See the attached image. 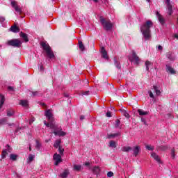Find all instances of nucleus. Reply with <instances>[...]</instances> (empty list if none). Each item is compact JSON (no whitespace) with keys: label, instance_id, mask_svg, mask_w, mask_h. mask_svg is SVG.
I'll return each instance as SVG.
<instances>
[{"label":"nucleus","instance_id":"obj_9","mask_svg":"<svg viewBox=\"0 0 178 178\" xmlns=\"http://www.w3.org/2000/svg\"><path fill=\"white\" fill-rule=\"evenodd\" d=\"M165 4L167 6L168 15H169V16H172V15H173V9L172 4L170 3V0H165Z\"/></svg>","mask_w":178,"mask_h":178},{"label":"nucleus","instance_id":"obj_48","mask_svg":"<svg viewBox=\"0 0 178 178\" xmlns=\"http://www.w3.org/2000/svg\"><path fill=\"white\" fill-rule=\"evenodd\" d=\"M141 122H142L145 126L147 125V120H145V118H141Z\"/></svg>","mask_w":178,"mask_h":178},{"label":"nucleus","instance_id":"obj_17","mask_svg":"<svg viewBox=\"0 0 178 178\" xmlns=\"http://www.w3.org/2000/svg\"><path fill=\"white\" fill-rule=\"evenodd\" d=\"M19 35L22 37V38H23L25 42H29V35L23 32H20Z\"/></svg>","mask_w":178,"mask_h":178},{"label":"nucleus","instance_id":"obj_40","mask_svg":"<svg viewBox=\"0 0 178 178\" xmlns=\"http://www.w3.org/2000/svg\"><path fill=\"white\" fill-rule=\"evenodd\" d=\"M145 148L146 149H148V151H154V149H155V147L152 145H146Z\"/></svg>","mask_w":178,"mask_h":178},{"label":"nucleus","instance_id":"obj_12","mask_svg":"<svg viewBox=\"0 0 178 178\" xmlns=\"http://www.w3.org/2000/svg\"><path fill=\"white\" fill-rule=\"evenodd\" d=\"M131 61L135 62L136 65H138L140 63V58L137 56V54H136V51H134V50L132 51Z\"/></svg>","mask_w":178,"mask_h":178},{"label":"nucleus","instance_id":"obj_63","mask_svg":"<svg viewBox=\"0 0 178 178\" xmlns=\"http://www.w3.org/2000/svg\"><path fill=\"white\" fill-rule=\"evenodd\" d=\"M177 24H178V17H177Z\"/></svg>","mask_w":178,"mask_h":178},{"label":"nucleus","instance_id":"obj_14","mask_svg":"<svg viewBox=\"0 0 178 178\" xmlns=\"http://www.w3.org/2000/svg\"><path fill=\"white\" fill-rule=\"evenodd\" d=\"M101 54L102 58H103L104 59H109V57L108 56V52H106L105 47H102Z\"/></svg>","mask_w":178,"mask_h":178},{"label":"nucleus","instance_id":"obj_64","mask_svg":"<svg viewBox=\"0 0 178 178\" xmlns=\"http://www.w3.org/2000/svg\"><path fill=\"white\" fill-rule=\"evenodd\" d=\"M29 150L31 151V147L29 148Z\"/></svg>","mask_w":178,"mask_h":178},{"label":"nucleus","instance_id":"obj_37","mask_svg":"<svg viewBox=\"0 0 178 178\" xmlns=\"http://www.w3.org/2000/svg\"><path fill=\"white\" fill-rule=\"evenodd\" d=\"M115 129H121V127H120V120L119 119H117L115 120Z\"/></svg>","mask_w":178,"mask_h":178},{"label":"nucleus","instance_id":"obj_52","mask_svg":"<svg viewBox=\"0 0 178 178\" xmlns=\"http://www.w3.org/2000/svg\"><path fill=\"white\" fill-rule=\"evenodd\" d=\"M33 97H37L38 95V91L32 92Z\"/></svg>","mask_w":178,"mask_h":178},{"label":"nucleus","instance_id":"obj_45","mask_svg":"<svg viewBox=\"0 0 178 178\" xmlns=\"http://www.w3.org/2000/svg\"><path fill=\"white\" fill-rule=\"evenodd\" d=\"M171 156L172 159H175V157L176 156V154H175V149H171Z\"/></svg>","mask_w":178,"mask_h":178},{"label":"nucleus","instance_id":"obj_43","mask_svg":"<svg viewBox=\"0 0 178 178\" xmlns=\"http://www.w3.org/2000/svg\"><path fill=\"white\" fill-rule=\"evenodd\" d=\"M34 158H35V156L30 154L29 156V162H33V161H34Z\"/></svg>","mask_w":178,"mask_h":178},{"label":"nucleus","instance_id":"obj_62","mask_svg":"<svg viewBox=\"0 0 178 178\" xmlns=\"http://www.w3.org/2000/svg\"><path fill=\"white\" fill-rule=\"evenodd\" d=\"M94 1V2H95L96 3H97V2H98V0H93Z\"/></svg>","mask_w":178,"mask_h":178},{"label":"nucleus","instance_id":"obj_29","mask_svg":"<svg viewBox=\"0 0 178 178\" xmlns=\"http://www.w3.org/2000/svg\"><path fill=\"white\" fill-rule=\"evenodd\" d=\"M13 115H15V110H13V109L7 110V116L10 118V117L13 116Z\"/></svg>","mask_w":178,"mask_h":178},{"label":"nucleus","instance_id":"obj_36","mask_svg":"<svg viewBox=\"0 0 178 178\" xmlns=\"http://www.w3.org/2000/svg\"><path fill=\"white\" fill-rule=\"evenodd\" d=\"M60 143H61L60 140H56L54 145V148H59V147H60Z\"/></svg>","mask_w":178,"mask_h":178},{"label":"nucleus","instance_id":"obj_28","mask_svg":"<svg viewBox=\"0 0 178 178\" xmlns=\"http://www.w3.org/2000/svg\"><path fill=\"white\" fill-rule=\"evenodd\" d=\"M119 136H120V132H118L116 134H108L107 137H108V138L111 139V138H113L115 137H119Z\"/></svg>","mask_w":178,"mask_h":178},{"label":"nucleus","instance_id":"obj_26","mask_svg":"<svg viewBox=\"0 0 178 178\" xmlns=\"http://www.w3.org/2000/svg\"><path fill=\"white\" fill-rule=\"evenodd\" d=\"M121 151H122V152H130V151H131V147L124 146L123 147H122Z\"/></svg>","mask_w":178,"mask_h":178},{"label":"nucleus","instance_id":"obj_24","mask_svg":"<svg viewBox=\"0 0 178 178\" xmlns=\"http://www.w3.org/2000/svg\"><path fill=\"white\" fill-rule=\"evenodd\" d=\"M5 104V96L3 95H0V108L3 106V104Z\"/></svg>","mask_w":178,"mask_h":178},{"label":"nucleus","instance_id":"obj_47","mask_svg":"<svg viewBox=\"0 0 178 178\" xmlns=\"http://www.w3.org/2000/svg\"><path fill=\"white\" fill-rule=\"evenodd\" d=\"M82 95H90V91H82Z\"/></svg>","mask_w":178,"mask_h":178},{"label":"nucleus","instance_id":"obj_51","mask_svg":"<svg viewBox=\"0 0 178 178\" xmlns=\"http://www.w3.org/2000/svg\"><path fill=\"white\" fill-rule=\"evenodd\" d=\"M149 96L150 97V98H155V97L154 96V93H152V92L149 91Z\"/></svg>","mask_w":178,"mask_h":178},{"label":"nucleus","instance_id":"obj_50","mask_svg":"<svg viewBox=\"0 0 178 178\" xmlns=\"http://www.w3.org/2000/svg\"><path fill=\"white\" fill-rule=\"evenodd\" d=\"M106 116L107 118H112V113H111V111H108L106 114Z\"/></svg>","mask_w":178,"mask_h":178},{"label":"nucleus","instance_id":"obj_59","mask_svg":"<svg viewBox=\"0 0 178 178\" xmlns=\"http://www.w3.org/2000/svg\"><path fill=\"white\" fill-rule=\"evenodd\" d=\"M174 37H175V38H177V40H178V34H175Z\"/></svg>","mask_w":178,"mask_h":178},{"label":"nucleus","instance_id":"obj_30","mask_svg":"<svg viewBox=\"0 0 178 178\" xmlns=\"http://www.w3.org/2000/svg\"><path fill=\"white\" fill-rule=\"evenodd\" d=\"M79 49L83 52L86 51V47H84V44H83V42L79 41Z\"/></svg>","mask_w":178,"mask_h":178},{"label":"nucleus","instance_id":"obj_61","mask_svg":"<svg viewBox=\"0 0 178 178\" xmlns=\"http://www.w3.org/2000/svg\"><path fill=\"white\" fill-rule=\"evenodd\" d=\"M64 95H65V97H66L67 98L69 97V95H67V94H65Z\"/></svg>","mask_w":178,"mask_h":178},{"label":"nucleus","instance_id":"obj_46","mask_svg":"<svg viewBox=\"0 0 178 178\" xmlns=\"http://www.w3.org/2000/svg\"><path fill=\"white\" fill-rule=\"evenodd\" d=\"M113 176V172L112 171H109L107 172V177H112Z\"/></svg>","mask_w":178,"mask_h":178},{"label":"nucleus","instance_id":"obj_7","mask_svg":"<svg viewBox=\"0 0 178 178\" xmlns=\"http://www.w3.org/2000/svg\"><path fill=\"white\" fill-rule=\"evenodd\" d=\"M156 16L159 22V23L161 24V26H165L166 24V19L159 13V11H156Z\"/></svg>","mask_w":178,"mask_h":178},{"label":"nucleus","instance_id":"obj_18","mask_svg":"<svg viewBox=\"0 0 178 178\" xmlns=\"http://www.w3.org/2000/svg\"><path fill=\"white\" fill-rule=\"evenodd\" d=\"M156 149L157 151H166L169 149V147H168L167 145H160V146H157Z\"/></svg>","mask_w":178,"mask_h":178},{"label":"nucleus","instance_id":"obj_1","mask_svg":"<svg viewBox=\"0 0 178 178\" xmlns=\"http://www.w3.org/2000/svg\"><path fill=\"white\" fill-rule=\"evenodd\" d=\"M154 27V22L151 20L146 21L141 26L140 31L145 41L151 38V28Z\"/></svg>","mask_w":178,"mask_h":178},{"label":"nucleus","instance_id":"obj_10","mask_svg":"<svg viewBox=\"0 0 178 178\" xmlns=\"http://www.w3.org/2000/svg\"><path fill=\"white\" fill-rule=\"evenodd\" d=\"M6 148H7V149H3L1 153L2 159H5V158H6V156L8 155V152H12V148H10V146H9V145H7L6 146Z\"/></svg>","mask_w":178,"mask_h":178},{"label":"nucleus","instance_id":"obj_56","mask_svg":"<svg viewBox=\"0 0 178 178\" xmlns=\"http://www.w3.org/2000/svg\"><path fill=\"white\" fill-rule=\"evenodd\" d=\"M162 49H163V47L162 46H161V45H159L158 46V50L159 51H162Z\"/></svg>","mask_w":178,"mask_h":178},{"label":"nucleus","instance_id":"obj_25","mask_svg":"<svg viewBox=\"0 0 178 178\" xmlns=\"http://www.w3.org/2000/svg\"><path fill=\"white\" fill-rule=\"evenodd\" d=\"M114 65L117 69H122V65H120V62H119L116 58H114Z\"/></svg>","mask_w":178,"mask_h":178},{"label":"nucleus","instance_id":"obj_11","mask_svg":"<svg viewBox=\"0 0 178 178\" xmlns=\"http://www.w3.org/2000/svg\"><path fill=\"white\" fill-rule=\"evenodd\" d=\"M11 6L15 10V11L17 13H19V15H22V8H20V6L17 5V1H11Z\"/></svg>","mask_w":178,"mask_h":178},{"label":"nucleus","instance_id":"obj_38","mask_svg":"<svg viewBox=\"0 0 178 178\" xmlns=\"http://www.w3.org/2000/svg\"><path fill=\"white\" fill-rule=\"evenodd\" d=\"M6 122H8V118H2L0 120V126H2L3 124H6Z\"/></svg>","mask_w":178,"mask_h":178},{"label":"nucleus","instance_id":"obj_3","mask_svg":"<svg viewBox=\"0 0 178 178\" xmlns=\"http://www.w3.org/2000/svg\"><path fill=\"white\" fill-rule=\"evenodd\" d=\"M99 21H100V23H101L103 29L106 31H111V30H112V29H113V24L109 19H106L104 18V17L101 16L99 17Z\"/></svg>","mask_w":178,"mask_h":178},{"label":"nucleus","instance_id":"obj_13","mask_svg":"<svg viewBox=\"0 0 178 178\" xmlns=\"http://www.w3.org/2000/svg\"><path fill=\"white\" fill-rule=\"evenodd\" d=\"M166 57L168 58V59H169V60H171V62L176 60V57L175 56V54H173V52L172 51H168L166 54Z\"/></svg>","mask_w":178,"mask_h":178},{"label":"nucleus","instance_id":"obj_15","mask_svg":"<svg viewBox=\"0 0 178 178\" xmlns=\"http://www.w3.org/2000/svg\"><path fill=\"white\" fill-rule=\"evenodd\" d=\"M140 151H141V147L136 146L135 147H134L133 149L134 156L136 157L138 156Z\"/></svg>","mask_w":178,"mask_h":178},{"label":"nucleus","instance_id":"obj_5","mask_svg":"<svg viewBox=\"0 0 178 178\" xmlns=\"http://www.w3.org/2000/svg\"><path fill=\"white\" fill-rule=\"evenodd\" d=\"M22 44H23V42L20 39H12L7 42V44L9 47H13L14 48H20V47H22Z\"/></svg>","mask_w":178,"mask_h":178},{"label":"nucleus","instance_id":"obj_57","mask_svg":"<svg viewBox=\"0 0 178 178\" xmlns=\"http://www.w3.org/2000/svg\"><path fill=\"white\" fill-rule=\"evenodd\" d=\"M40 72H44V66L43 65H40Z\"/></svg>","mask_w":178,"mask_h":178},{"label":"nucleus","instance_id":"obj_42","mask_svg":"<svg viewBox=\"0 0 178 178\" xmlns=\"http://www.w3.org/2000/svg\"><path fill=\"white\" fill-rule=\"evenodd\" d=\"M58 152H59L60 155H63V152H65V149H63L62 147V146H59Z\"/></svg>","mask_w":178,"mask_h":178},{"label":"nucleus","instance_id":"obj_22","mask_svg":"<svg viewBox=\"0 0 178 178\" xmlns=\"http://www.w3.org/2000/svg\"><path fill=\"white\" fill-rule=\"evenodd\" d=\"M165 66L167 72H169V73L171 74H175L176 73V71H175V70L170 67V65H166Z\"/></svg>","mask_w":178,"mask_h":178},{"label":"nucleus","instance_id":"obj_54","mask_svg":"<svg viewBox=\"0 0 178 178\" xmlns=\"http://www.w3.org/2000/svg\"><path fill=\"white\" fill-rule=\"evenodd\" d=\"M4 21H5L4 17H0V23H3Z\"/></svg>","mask_w":178,"mask_h":178},{"label":"nucleus","instance_id":"obj_23","mask_svg":"<svg viewBox=\"0 0 178 178\" xmlns=\"http://www.w3.org/2000/svg\"><path fill=\"white\" fill-rule=\"evenodd\" d=\"M151 156L152 158H154V159H155V161H156V162L161 163V159H159V156L158 154H156L155 152H152Z\"/></svg>","mask_w":178,"mask_h":178},{"label":"nucleus","instance_id":"obj_44","mask_svg":"<svg viewBox=\"0 0 178 178\" xmlns=\"http://www.w3.org/2000/svg\"><path fill=\"white\" fill-rule=\"evenodd\" d=\"M84 165L86 166V168H88V169H89V170H90V169H91V163L90 162H86L84 163Z\"/></svg>","mask_w":178,"mask_h":178},{"label":"nucleus","instance_id":"obj_58","mask_svg":"<svg viewBox=\"0 0 178 178\" xmlns=\"http://www.w3.org/2000/svg\"><path fill=\"white\" fill-rule=\"evenodd\" d=\"M84 119H85L84 115H82L80 116V120H84Z\"/></svg>","mask_w":178,"mask_h":178},{"label":"nucleus","instance_id":"obj_60","mask_svg":"<svg viewBox=\"0 0 178 178\" xmlns=\"http://www.w3.org/2000/svg\"><path fill=\"white\" fill-rule=\"evenodd\" d=\"M41 105L42 106H46L45 103H42Z\"/></svg>","mask_w":178,"mask_h":178},{"label":"nucleus","instance_id":"obj_20","mask_svg":"<svg viewBox=\"0 0 178 178\" xmlns=\"http://www.w3.org/2000/svg\"><path fill=\"white\" fill-rule=\"evenodd\" d=\"M153 88L156 95H161V87L159 86H153Z\"/></svg>","mask_w":178,"mask_h":178},{"label":"nucleus","instance_id":"obj_32","mask_svg":"<svg viewBox=\"0 0 178 178\" xmlns=\"http://www.w3.org/2000/svg\"><path fill=\"white\" fill-rule=\"evenodd\" d=\"M19 104L22 105V106H29V102H27V100H21Z\"/></svg>","mask_w":178,"mask_h":178},{"label":"nucleus","instance_id":"obj_21","mask_svg":"<svg viewBox=\"0 0 178 178\" xmlns=\"http://www.w3.org/2000/svg\"><path fill=\"white\" fill-rule=\"evenodd\" d=\"M10 30L13 33H19V31H20V28L17 27L16 25H14L10 27Z\"/></svg>","mask_w":178,"mask_h":178},{"label":"nucleus","instance_id":"obj_8","mask_svg":"<svg viewBox=\"0 0 178 178\" xmlns=\"http://www.w3.org/2000/svg\"><path fill=\"white\" fill-rule=\"evenodd\" d=\"M53 159L56 161L54 165H56V166H58V165H59V163L62 162V156H60V154H58V153H56L53 156Z\"/></svg>","mask_w":178,"mask_h":178},{"label":"nucleus","instance_id":"obj_41","mask_svg":"<svg viewBox=\"0 0 178 178\" xmlns=\"http://www.w3.org/2000/svg\"><path fill=\"white\" fill-rule=\"evenodd\" d=\"M35 148L38 151H40V148H41V143L40 142H38V140H36V145H35Z\"/></svg>","mask_w":178,"mask_h":178},{"label":"nucleus","instance_id":"obj_31","mask_svg":"<svg viewBox=\"0 0 178 178\" xmlns=\"http://www.w3.org/2000/svg\"><path fill=\"white\" fill-rule=\"evenodd\" d=\"M122 114L125 116L127 119H129L130 118V115L129 114V113H127V111H126V110L124 109H121L120 110Z\"/></svg>","mask_w":178,"mask_h":178},{"label":"nucleus","instance_id":"obj_55","mask_svg":"<svg viewBox=\"0 0 178 178\" xmlns=\"http://www.w3.org/2000/svg\"><path fill=\"white\" fill-rule=\"evenodd\" d=\"M8 91H15V90L13 89V87L12 86H8Z\"/></svg>","mask_w":178,"mask_h":178},{"label":"nucleus","instance_id":"obj_4","mask_svg":"<svg viewBox=\"0 0 178 178\" xmlns=\"http://www.w3.org/2000/svg\"><path fill=\"white\" fill-rule=\"evenodd\" d=\"M41 47H42L43 49L45 50L47 56L49 59H54V58H55V54H54V51H52L49 44L45 43L44 42H42Z\"/></svg>","mask_w":178,"mask_h":178},{"label":"nucleus","instance_id":"obj_35","mask_svg":"<svg viewBox=\"0 0 178 178\" xmlns=\"http://www.w3.org/2000/svg\"><path fill=\"white\" fill-rule=\"evenodd\" d=\"M73 169H74V170H76V172H80V170H81V165H74Z\"/></svg>","mask_w":178,"mask_h":178},{"label":"nucleus","instance_id":"obj_19","mask_svg":"<svg viewBox=\"0 0 178 178\" xmlns=\"http://www.w3.org/2000/svg\"><path fill=\"white\" fill-rule=\"evenodd\" d=\"M92 172L94 173V175H98L101 172V168H99L98 166H95L92 169Z\"/></svg>","mask_w":178,"mask_h":178},{"label":"nucleus","instance_id":"obj_49","mask_svg":"<svg viewBox=\"0 0 178 178\" xmlns=\"http://www.w3.org/2000/svg\"><path fill=\"white\" fill-rule=\"evenodd\" d=\"M35 121V118L33 117L29 120V124H31L33 122Z\"/></svg>","mask_w":178,"mask_h":178},{"label":"nucleus","instance_id":"obj_27","mask_svg":"<svg viewBox=\"0 0 178 178\" xmlns=\"http://www.w3.org/2000/svg\"><path fill=\"white\" fill-rule=\"evenodd\" d=\"M138 113H139L140 116H147V115H148V111H145L142 109H138Z\"/></svg>","mask_w":178,"mask_h":178},{"label":"nucleus","instance_id":"obj_2","mask_svg":"<svg viewBox=\"0 0 178 178\" xmlns=\"http://www.w3.org/2000/svg\"><path fill=\"white\" fill-rule=\"evenodd\" d=\"M44 124L47 127H50L51 130H53L54 134L55 136H59L60 137H64L66 133L62 131V128H59V127L55 124H54V121H49V122H47V121H44Z\"/></svg>","mask_w":178,"mask_h":178},{"label":"nucleus","instance_id":"obj_33","mask_svg":"<svg viewBox=\"0 0 178 178\" xmlns=\"http://www.w3.org/2000/svg\"><path fill=\"white\" fill-rule=\"evenodd\" d=\"M17 156H19L17 154H10V159L11 161H17Z\"/></svg>","mask_w":178,"mask_h":178},{"label":"nucleus","instance_id":"obj_53","mask_svg":"<svg viewBox=\"0 0 178 178\" xmlns=\"http://www.w3.org/2000/svg\"><path fill=\"white\" fill-rule=\"evenodd\" d=\"M20 130H22V128L20 127L17 128L15 131V134H17V133H19V131H20Z\"/></svg>","mask_w":178,"mask_h":178},{"label":"nucleus","instance_id":"obj_34","mask_svg":"<svg viewBox=\"0 0 178 178\" xmlns=\"http://www.w3.org/2000/svg\"><path fill=\"white\" fill-rule=\"evenodd\" d=\"M108 147H110L111 148H116V142H115L114 140H111L109 142Z\"/></svg>","mask_w":178,"mask_h":178},{"label":"nucleus","instance_id":"obj_16","mask_svg":"<svg viewBox=\"0 0 178 178\" xmlns=\"http://www.w3.org/2000/svg\"><path fill=\"white\" fill-rule=\"evenodd\" d=\"M69 175H70V172H69V169H66L64 170L63 173L60 174V177L67 178L69 176Z\"/></svg>","mask_w":178,"mask_h":178},{"label":"nucleus","instance_id":"obj_39","mask_svg":"<svg viewBox=\"0 0 178 178\" xmlns=\"http://www.w3.org/2000/svg\"><path fill=\"white\" fill-rule=\"evenodd\" d=\"M150 65H151V62H149V61H148V60H147V61L145 62L146 70H147V72H149V66H150Z\"/></svg>","mask_w":178,"mask_h":178},{"label":"nucleus","instance_id":"obj_6","mask_svg":"<svg viewBox=\"0 0 178 178\" xmlns=\"http://www.w3.org/2000/svg\"><path fill=\"white\" fill-rule=\"evenodd\" d=\"M44 116H46L49 122H54V114H52V109L46 110L44 111Z\"/></svg>","mask_w":178,"mask_h":178}]
</instances>
